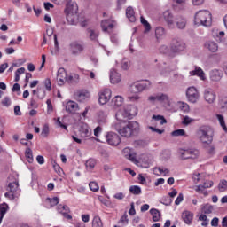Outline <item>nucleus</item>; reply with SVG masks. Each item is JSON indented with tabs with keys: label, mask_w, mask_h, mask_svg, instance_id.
Segmentation results:
<instances>
[{
	"label": "nucleus",
	"mask_w": 227,
	"mask_h": 227,
	"mask_svg": "<svg viewBox=\"0 0 227 227\" xmlns=\"http://www.w3.org/2000/svg\"><path fill=\"white\" fill-rule=\"evenodd\" d=\"M137 114V108L132 105H127L119 109L115 114L116 121L112 124V129L119 133L121 137H130L139 133L140 124L136 121H125L126 119H132Z\"/></svg>",
	"instance_id": "nucleus-1"
},
{
	"label": "nucleus",
	"mask_w": 227,
	"mask_h": 227,
	"mask_svg": "<svg viewBox=\"0 0 227 227\" xmlns=\"http://www.w3.org/2000/svg\"><path fill=\"white\" fill-rule=\"evenodd\" d=\"M65 14L70 25L80 24L82 27L88 25V20H85L83 15H78V4L74 1H69L66 4Z\"/></svg>",
	"instance_id": "nucleus-2"
},
{
	"label": "nucleus",
	"mask_w": 227,
	"mask_h": 227,
	"mask_svg": "<svg viewBox=\"0 0 227 227\" xmlns=\"http://www.w3.org/2000/svg\"><path fill=\"white\" fill-rule=\"evenodd\" d=\"M122 153L125 159H128L129 161L142 168H149L150 165L153 164V160L150 159L148 155H143L142 158L137 160L136 153L129 147L124 148Z\"/></svg>",
	"instance_id": "nucleus-3"
},
{
	"label": "nucleus",
	"mask_w": 227,
	"mask_h": 227,
	"mask_svg": "<svg viewBox=\"0 0 227 227\" xmlns=\"http://www.w3.org/2000/svg\"><path fill=\"white\" fill-rule=\"evenodd\" d=\"M185 43L183 42L180 38H174L170 44V49L167 45H162L160 47V52L167 54L170 57H174L176 54H179L181 51H184Z\"/></svg>",
	"instance_id": "nucleus-4"
},
{
	"label": "nucleus",
	"mask_w": 227,
	"mask_h": 227,
	"mask_svg": "<svg viewBox=\"0 0 227 227\" xmlns=\"http://www.w3.org/2000/svg\"><path fill=\"white\" fill-rule=\"evenodd\" d=\"M193 23L195 26L209 27L212 25V14L208 10H200L195 12Z\"/></svg>",
	"instance_id": "nucleus-5"
},
{
	"label": "nucleus",
	"mask_w": 227,
	"mask_h": 227,
	"mask_svg": "<svg viewBox=\"0 0 227 227\" xmlns=\"http://www.w3.org/2000/svg\"><path fill=\"white\" fill-rule=\"evenodd\" d=\"M197 138L198 140L203 144L209 145L213 141V131L209 126H201L197 131Z\"/></svg>",
	"instance_id": "nucleus-6"
},
{
	"label": "nucleus",
	"mask_w": 227,
	"mask_h": 227,
	"mask_svg": "<svg viewBox=\"0 0 227 227\" xmlns=\"http://www.w3.org/2000/svg\"><path fill=\"white\" fill-rule=\"evenodd\" d=\"M150 86H152V82L148 80L135 82L129 87V92H131V94H139L149 89Z\"/></svg>",
	"instance_id": "nucleus-7"
},
{
	"label": "nucleus",
	"mask_w": 227,
	"mask_h": 227,
	"mask_svg": "<svg viewBox=\"0 0 227 227\" xmlns=\"http://www.w3.org/2000/svg\"><path fill=\"white\" fill-rule=\"evenodd\" d=\"M177 154L179 159L185 160L188 159H197L199 151L196 149H178Z\"/></svg>",
	"instance_id": "nucleus-8"
},
{
	"label": "nucleus",
	"mask_w": 227,
	"mask_h": 227,
	"mask_svg": "<svg viewBox=\"0 0 227 227\" xmlns=\"http://www.w3.org/2000/svg\"><path fill=\"white\" fill-rule=\"evenodd\" d=\"M113 97V90L109 88L101 89L98 92V103L102 106L106 105Z\"/></svg>",
	"instance_id": "nucleus-9"
},
{
	"label": "nucleus",
	"mask_w": 227,
	"mask_h": 227,
	"mask_svg": "<svg viewBox=\"0 0 227 227\" xmlns=\"http://www.w3.org/2000/svg\"><path fill=\"white\" fill-rule=\"evenodd\" d=\"M186 97L190 103L195 104L200 98V92L195 87H189L186 90Z\"/></svg>",
	"instance_id": "nucleus-10"
},
{
	"label": "nucleus",
	"mask_w": 227,
	"mask_h": 227,
	"mask_svg": "<svg viewBox=\"0 0 227 227\" xmlns=\"http://www.w3.org/2000/svg\"><path fill=\"white\" fill-rule=\"evenodd\" d=\"M203 98L207 104H213L217 98V94L211 88L205 89Z\"/></svg>",
	"instance_id": "nucleus-11"
},
{
	"label": "nucleus",
	"mask_w": 227,
	"mask_h": 227,
	"mask_svg": "<svg viewBox=\"0 0 227 227\" xmlns=\"http://www.w3.org/2000/svg\"><path fill=\"white\" fill-rule=\"evenodd\" d=\"M106 141L110 146H118L121 144V138L115 132H108L106 135Z\"/></svg>",
	"instance_id": "nucleus-12"
},
{
	"label": "nucleus",
	"mask_w": 227,
	"mask_h": 227,
	"mask_svg": "<svg viewBox=\"0 0 227 227\" xmlns=\"http://www.w3.org/2000/svg\"><path fill=\"white\" fill-rule=\"evenodd\" d=\"M115 26L116 21L114 20H103L101 21V28L104 33H111Z\"/></svg>",
	"instance_id": "nucleus-13"
},
{
	"label": "nucleus",
	"mask_w": 227,
	"mask_h": 227,
	"mask_svg": "<svg viewBox=\"0 0 227 227\" xmlns=\"http://www.w3.org/2000/svg\"><path fill=\"white\" fill-rule=\"evenodd\" d=\"M84 50L83 43L73 42L70 43V51L73 55H80Z\"/></svg>",
	"instance_id": "nucleus-14"
},
{
	"label": "nucleus",
	"mask_w": 227,
	"mask_h": 227,
	"mask_svg": "<svg viewBox=\"0 0 227 227\" xmlns=\"http://www.w3.org/2000/svg\"><path fill=\"white\" fill-rule=\"evenodd\" d=\"M67 73L64 67L58 70L57 82L59 86H64L67 82Z\"/></svg>",
	"instance_id": "nucleus-15"
},
{
	"label": "nucleus",
	"mask_w": 227,
	"mask_h": 227,
	"mask_svg": "<svg viewBox=\"0 0 227 227\" xmlns=\"http://www.w3.org/2000/svg\"><path fill=\"white\" fill-rule=\"evenodd\" d=\"M65 111L70 114H75L77 111H79V104L74 101H68L66 103Z\"/></svg>",
	"instance_id": "nucleus-16"
},
{
	"label": "nucleus",
	"mask_w": 227,
	"mask_h": 227,
	"mask_svg": "<svg viewBox=\"0 0 227 227\" xmlns=\"http://www.w3.org/2000/svg\"><path fill=\"white\" fill-rule=\"evenodd\" d=\"M158 99L159 102L164 104L167 108L173 107V103L168 94L162 92L158 93Z\"/></svg>",
	"instance_id": "nucleus-17"
},
{
	"label": "nucleus",
	"mask_w": 227,
	"mask_h": 227,
	"mask_svg": "<svg viewBox=\"0 0 227 227\" xmlns=\"http://www.w3.org/2000/svg\"><path fill=\"white\" fill-rule=\"evenodd\" d=\"M79 132H80L81 137L82 138H88L92 135L91 128L86 123H83L81 126Z\"/></svg>",
	"instance_id": "nucleus-18"
},
{
	"label": "nucleus",
	"mask_w": 227,
	"mask_h": 227,
	"mask_svg": "<svg viewBox=\"0 0 227 227\" xmlns=\"http://www.w3.org/2000/svg\"><path fill=\"white\" fill-rule=\"evenodd\" d=\"M58 213L62 215V216L65 218V219H68V220H71L72 219V215H69L70 213V209L66 205H59L58 206Z\"/></svg>",
	"instance_id": "nucleus-19"
},
{
	"label": "nucleus",
	"mask_w": 227,
	"mask_h": 227,
	"mask_svg": "<svg viewBox=\"0 0 227 227\" xmlns=\"http://www.w3.org/2000/svg\"><path fill=\"white\" fill-rule=\"evenodd\" d=\"M121 81V75L115 70V69H111L110 70V82L113 85H116L120 83Z\"/></svg>",
	"instance_id": "nucleus-20"
},
{
	"label": "nucleus",
	"mask_w": 227,
	"mask_h": 227,
	"mask_svg": "<svg viewBox=\"0 0 227 227\" xmlns=\"http://www.w3.org/2000/svg\"><path fill=\"white\" fill-rule=\"evenodd\" d=\"M223 76V72L219 69H213L210 72V79L212 82H220Z\"/></svg>",
	"instance_id": "nucleus-21"
},
{
	"label": "nucleus",
	"mask_w": 227,
	"mask_h": 227,
	"mask_svg": "<svg viewBox=\"0 0 227 227\" xmlns=\"http://www.w3.org/2000/svg\"><path fill=\"white\" fill-rule=\"evenodd\" d=\"M212 35L218 43H224L225 41V33L223 31H220L218 29H213Z\"/></svg>",
	"instance_id": "nucleus-22"
},
{
	"label": "nucleus",
	"mask_w": 227,
	"mask_h": 227,
	"mask_svg": "<svg viewBox=\"0 0 227 227\" xmlns=\"http://www.w3.org/2000/svg\"><path fill=\"white\" fill-rule=\"evenodd\" d=\"M77 100L80 102H84L86 100H89L90 98V92L89 90H80L77 93L76 97Z\"/></svg>",
	"instance_id": "nucleus-23"
},
{
	"label": "nucleus",
	"mask_w": 227,
	"mask_h": 227,
	"mask_svg": "<svg viewBox=\"0 0 227 227\" xmlns=\"http://www.w3.org/2000/svg\"><path fill=\"white\" fill-rule=\"evenodd\" d=\"M153 174L161 176H169V169L164 167H156L153 168Z\"/></svg>",
	"instance_id": "nucleus-24"
},
{
	"label": "nucleus",
	"mask_w": 227,
	"mask_h": 227,
	"mask_svg": "<svg viewBox=\"0 0 227 227\" xmlns=\"http://www.w3.org/2000/svg\"><path fill=\"white\" fill-rule=\"evenodd\" d=\"M183 221L188 225L192 224L194 217V214L192 211H183Z\"/></svg>",
	"instance_id": "nucleus-25"
},
{
	"label": "nucleus",
	"mask_w": 227,
	"mask_h": 227,
	"mask_svg": "<svg viewBox=\"0 0 227 227\" xmlns=\"http://www.w3.org/2000/svg\"><path fill=\"white\" fill-rule=\"evenodd\" d=\"M163 17H164V20L167 22L168 27L173 28V27H174V20H173V15L170 12V11L169 10L165 11L163 12Z\"/></svg>",
	"instance_id": "nucleus-26"
},
{
	"label": "nucleus",
	"mask_w": 227,
	"mask_h": 227,
	"mask_svg": "<svg viewBox=\"0 0 227 227\" xmlns=\"http://www.w3.org/2000/svg\"><path fill=\"white\" fill-rule=\"evenodd\" d=\"M205 49L209 50L211 52H216L219 49L218 43L214 41H207L204 43Z\"/></svg>",
	"instance_id": "nucleus-27"
},
{
	"label": "nucleus",
	"mask_w": 227,
	"mask_h": 227,
	"mask_svg": "<svg viewBox=\"0 0 227 227\" xmlns=\"http://www.w3.org/2000/svg\"><path fill=\"white\" fill-rule=\"evenodd\" d=\"M191 75H198L202 81L206 80L205 72L200 67H195L194 70L190 71Z\"/></svg>",
	"instance_id": "nucleus-28"
},
{
	"label": "nucleus",
	"mask_w": 227,
	"mask_h": 227,
	"mask_svg": "<svg viewBox=\"0 0 227 227\" xmlns=\"http://www.w3.org/2000/svg\"><path fill=\"white\" fill-rule=\"evenodd\" d=\"M154 32H155V38L158 41H160L162 38H164V36H166V30L161 27H156Z\"/></svg>",
	"instance_id": "nucleus-29"
},
{
	"label": "nucleus",
	"mask_w": 227,
	"mask_h": 227,
	"mask_svg": "<svg viewBox=\"0 0 227 227\" xmlns=\"http://www.w3.org/2000/svg\"><path fill=\"white\" fill-rule=\"evenodd\" d=\"M126 16L129 22L134 23L136 21L135 12L132 7H127Z\"/></svg>",
	"instance_id": "nucleus-30"
},
{
	"label": "nucleus",
	"mask_w": 227,
	"mask_h": 227,
	"mask_svg": "<svg viewBox=\"0 0 227 227\" xmlns=\"http://www.w3.org/2000/svg\"><path fill=\"white\" fill-rule=\"evenodd\" d=\"M123 102H124V98L120 95L115 96L112 99V105L114 107H121L122 106Z\"/></svg>",
	"instance_id": "nucleus-31"
},
{
	"label": "nucleus",
	"mask_w": 227,
	"mask_h": 227,
	"mask_svg": "<svg viewBox=\"0 0 227 227\" xmlns=\"http://www.w3.org/2000/svg\"><path fill=\"white\" fill-rule=\"evenodd\" d=\"M97 115H98L97 121L99 124H105L106 122L107 113L104 111H99Z\"/></svg>",
	"instance_id": "nucleus-32"
},
{
	"label": "nucleus",
	"mask_w": 227,
	"mask_h": 227,
	"mask_svg": "<svg viewBox=\"0 0 227 227\" xmlns=\"http://www.w3.org/2000/svg\"><path fill=\"white\" fill-rule=\"evenodd\" d=\"M150 214L153 217V222H159L160 220V217H161V213L156 209V208H152L150 210Z\"/></svg>",
	"instance_id": "nucleus-33"
},
{
	"label": "nucleus",
	"mask_w": 227,
	"mask_h": 227,
	"mask_svg": "<svg viewBox=\"0 0 227 227\" xmlns=\"http://www.w3.org/2000/svg\"><path fill=\"white\" fill-rule=\"evenodd\" d=\"M51 134V129L50 125L45 123L43 128H41V137L46 138L50 136Z\"/></svg>",
	"instance_id": "nucleus-34"
},
{
	"label": "nucleus",
	"mask_w": 227,
	"mask_h": 227,
	"mask_svg": "<svg viewBox=\"0 0 227 227\" xmlns=\"http://www.w3.org/2000/svg\"><path fill=\"white\" fill-rule=\"evenodd\" d=\"M187 20L184 17H177L176 24L179 29H184L186 26Z\"/></svg>",
	"instance_id": "nucleus-35"
},
{
	"label": "nucleus",
	"mask_w": 227,
	"mask_h": 227,
	"mask_svg": "<svg viewBox=\"0 0 227 227\" xmlns=\"http://www.w3.org/2000/svg\"><path fill=\"white\" fill-rule=\"evenodd\" d=\"M194 191L196 192H198L199 194H203L204 197H207L208 196V192L206 190V188L200 184V185H197V186H194Z\"/></svg>",
	"instance_id": "nucleus-36"
},
{
	"label": "nucleus",
	"mask_w": 227,
	"mask_h": 227,
	"mask_svg": "<svg viewBox=\"0 0 227 227\" xmlns=\"http://www.w3.org/2000/svg\"><path fill=\"white\" fill-rule=\"evenodd\" d=\"M91 227H104V224L100 216L96 215L94 219H92Z\"/></svg>",
	"instance_id": "nucleus-37"
},
{
	"label": "nucleus",
	"mask_w": 227,
	"mask_h": 227,
	"mask_svg": "<svg viewBox=\"0 0 227 227\" xmlns=\"http://www.w3.org/2000/svg\"><path fill=\"white\" fill-rule=\"evenodd\" d=\"M129 192L131 194H135V195L142 194V188H141V186L131 185V186H129Z\"/></svg>",
	"instance_id": "nucleus-38"
},
{
	"label": "nucleus",
	"mask_w": 227,
	"mask_h": 227,
	"mask_svg": "<svg viewBox=\"0 0 227 227\" xmlns=\"http://www.w3.org/2000/svg\"><path fill=\"white\" fill-rule=\"evenodd\" d=\"M140 22L141 24L144 26V33H148L150 30H152V26H150V24L148 23V21L144 18L141 17L140 18Z\"/></svg>",
	"instance_id": "nucleus-39"
},
{
	"label": "nucleus",
	"mask_w": 227,
	"mask_h": 227,
	"mask_svg": "<svg viewBox=\"0 0 227 227\" xmlns=\"http://www.w3.org/2000/svg\"><path fill=\"white\" fill-rule=\"evenodd\" d=\"M216 118H217V120L219 121L220 126H222L223 130L227 134V127H226L223 116L221 115V114H217Z\"/></svg>",
	"instance_id": "nucleus-40"
},
{
	"label": "nucleus",
	"mask_w": 227,
	"mask_h": 227,
	"mask_svg": "<svg viewBox=\"0 0 227 227\" xmlns=\"http://www.w3.org/2000/svg\"><path fill=\"white\" fill-rule=\"evenodd\" d=\"M97 160L95 159H90L86 161L85 166L88 170L94 169L96 167Z\"/></svg>",
	"instance_id": "nucleus-41"
},
{
	"label": "nucleus",
	"mask_w": 227,
	"mask_h": 227,
	"mask_svg": "<svg viewBox=\"0 0 227 227\" xmlns=\"http://www.w3.org/2000/svg\"><path fill=\"white\" fill-rule=\"evenodd\" d=\"M46 202L48 206L51 207H56L59 204V200L57 197L48 198Z\"/></svg>",
	"instance_id": "nucleus-42"
},
{
	"label": "nucleus",
	"mask_w": 227,
	"mask_h": 227,
	"mask_svg": "<svg viewBox=\"0 0 227 227\" xmlns=\"http://www.w3.org/2000/svg\"><path fill=\"white\" fill-rule=\"evenodd\" d=\"M214 210V207L212 205L210 204H205L202 206V212L205 214V215H210L212 214Z\"/></svg>",
	"instance_id": "nucleus-43"
},
{
	"label": "nucleus",
	"mask_w": 227,
	"mask_h": 227,
	"mask_svg": "<svg viewBox=\"0 0 227 227\" xmlns=\"http://www.w3.org/2000/svg\"><path fill=\"white\" fill-rule=\"evenodd\" d=\"M177 106L180 111H183L184 113H188L189 111H191V108L189 107V105L187 103L178 102Z\"/></svg>",
	"instance_id": "nucleus-44"
},
{
	"label": "nucleus",
	"mask_w": 227,
	"mask_h": 227,
	"mask_svg": "<svg viewBox=\"0 0 227 227\" xmlns=\"http://www.w3.org/2000/svg\"><path fill=\"white\" fill-rule=\"evenodd\" d=\"M8 210V205L7 204H1L0 205V220H3L5 214L7 213Z\"/></svg>",
	"instance_id": "nucleus-45"
},
{
	"label": "nucleus",
	"mask_w": 227,
	"mask_h": 227,
	"mask_svg": "<svg viewBox=\"0 0 227 227\" xmlns=\"http://www.w3.org/2000/svg\"><path fill=\"white\" fill-rule=\"evenodd\" d=\"M227 190V181L225 179H223L222 181L219 182L218 184V191L220 192H224Z\"/></svg>",
	"instance_id": "nucleus-46"
},
{
	"label": "nucleus",
	"mask_w": 227,
	"mask_h": 227,
	"mask_svg": "<svg viewBox=\"0 0 227 227\" xmlns=\"http://www.w3.org/2000/svg\"><path fill=\"white\" fill-rule=\"evenodd\" d=\"M153 121H159L160 125L167 123L166 118L163 115H153Z\"/></svg>",
	"instance_id": "nucleus-47"
},
{
	"label": "nucleus",
	"mask_w": 227,
	"mask_h": 227,
	"mask_svg": "<svg viewBox=\"0 0 227 227\" xmlns=\"http://www.w3.org/2000/svg\"><path fill=\"white\" fill-rule=\"evenodd\" d=\"M129 215L127 214H124L120 221L119 223L122 225V227H127L129 225Z\"/></svg>",
	"instance_id": "nucleus-48"
},
{
	"label": "nucleus",
	"mask_w": 227,
	"mask_h": 227,
	"mask_svg": "<svg viewBox=\"0 0 227 227\" xmlns=\"http://www.w3.org/2000/svg\"><path fill=\"white\" fill-rule=\"evenodd\" d=\"M26 68L25 67H20L14 74V82H18L20 81V75L21 74H25Z\"/></svg>",
	"instance_id": "nucleus-49"
},
{
	"label": "nucleus",
	"mask_w": 227,
	"mask_h": 227,
	"mask_svg": "<svg viewBox=\"0 0 227 227\" xmlns=\"http://www.w3.org/2000/svg\"><path fill=\"white\" fill-rule=\"evenodd\" d=\"M25 157L29 163L33 162V153L30 148H27L25 151Z\"/></svg>",
	"instance_id": "nucleus-50"
},
{
	"label": "nucleus",
	"mask_w": 227,
	"mask_h": 227,
	"mask_svg": "<svg viewBox=\"0 0 227 227\" xmlns=\"http://www.w3.org/2000/svg\"><path fill=\"white\" fill-rule=\"evenodd\" d=\"M88 35L91 41H96L98 37V32L96 30H88Z\"/></svg>",
	"instance_id": "nucleus-51"
},
{
	"label": "nucleus",
	"mask_w": 227,
	"mask_h": 227,
	"mask_svg": "<svg viewBox=\"0 0 227 227\" xmlns=\"http://www.w3.org/2000/svg\"><path fill=\"white\" fill-rule=\"evenodd\" d=\"M148 101L152 104H156L159 102V93L153 94L148 97Z\"/></svg>",
	"instance_id": "nucleus-52"
},
{
	"label": "nucleus",
	"mask_w": 227,
	"mask_h": 227,
	"mask_svg": "<svg viewBox=\"0 0 227 227\" xmlns=\"http://www.w3.org/2000/svg\"><path fill=\"white\" fill-rule=\"evenodd\" d=\"M129 67H130V61L128 59H123V60L121 61V68L123 70H129Z\"/></svg>",
	"instance_id": "nucleus-53"
},
{
	"label": "nucleus",
	"mask_w": 227,
	"mask_h": 227,
	"mask_svg": "<svg viewBox=\"0 0 227 227\" xmlns=\"http://www.w3.org/2000/svg\"><path fill=\"white\" fill-rule=\"evenodd\" d=\"M89 187H90V190L94 192H97L98 189H100L98 184L96 182H90Z\"/></svg>",
	"instance_id": "nucleus-54"
},
{
	"label": "nucleus",
	"mask_w": 227,
	"mask_h": 227,
	"mask_svg": "<svg viewBox=\"0 0 227 227\" xmlns=\"http://www.w3.org/2000/svg\"><path fill=\"white\" fill-rule=\"evenodd\" d=\"M185 135V130L184 129H176L172 132L173 137H180Z\"/></svg>",
	"instance_id": "nucleus-55"
},
{
	"label": "nucleus",
	"mask_w": 227,
	"mask_h": 227,
	"mask_svg": "<svg viewBox=\"0 0 227 227\" xmlns=\"http://www.w3.org/2000/svg\"><path fill=\"white\" fill-rule=\"evenodd\" d=\"M43 84L45 86L46 90L51 91V80L50 78H46V80H44Z\"/></svg>",
	"instance_id": "nucleus-56"
},
{
	"label": "nucleus",
	"mask_w": 227,
	"mask_h": 227,
	"mask_svg": "<svg viewBox=\"0 0 227 227\" xmlns=\"http://www.w3.org/2000/svg\"><path fill=\"white\" fill-rule=\"evenodd\" d=\"M19 187V183L17 181H13L9 184V188L11 192H16Z\"/></svg>",
	"instance_id": "nucleus-57"
},
{
	"label": "nucleus",
	"mask_w": 227,
	"mask_h": 227,
	"mask_svg": "<svg viewBox=\"0 0 227 227\" xmlns=\"http://www.w3.org/2000/svg\"><path fill=\"white\" fill-rule=\"evenodd\" d=\"M27 62L26 59H19L16 62L12 63V67H19Z\"/></svg>",
	"instance_id": "nucleus-58"
},
{
	"label": "nucleus",
	"mask_w": 227,
	"mask_h": 227,
	"mask_svg": "<svg viewBox=\"0 0 227 227\" xmlns=\"http://www.w3.org/2000/svg\"><path fill=\"white\" fill-rule=\"evenodd\" d=\"M4 106L8 107L12 105L11 98L9 97H5L4 100L1 102Z\"/></svg>",
	"instance_id": "nucleus-59"
},
{
	"label": "nucleus",
	"mask_w": 227,
	"mask_h": 227,
	"mask_svg": "<svg viewBox=\"0 0 227 227\" xmlns=\"http://www.w3.org/2000/svg\"><path fill=\"white\" fill-rule=\"evenodd\" d=\"M46 104H47V113L51 114L53 112V105L51 103V100L48 99L46 101Z\"/></svg>",
	"instance_id": "nucleus-60"
},
{
	"label": "nucleus",
	"mask_w": 227,
	"mask_h": 227,
	"mask_svg": "<svg viewBox=\"0 0 227 227\" xmlns=\"http://www.w3.org/2000/svg\"><path fill=\"white\" fill-rule=\"evenodd\" d=\"M129 100L131 102H136L140 99V96L137 93L128 97Z\"/></svg>",
	"instance_id": "nucleus-61"
},
{
	"label": "nucleus",
	"mask_w": 227,
	"mask_h": 227,
	"mask_svg": "<svg viewBox=\"0 0 227 227\" xmlns=\"http://www.w3.org/2000/svg\"><path fill=\"white\" fill-rule=\"evenodd\" d=\"M201 185L204 186L205 189H210L214 185V183L211 180H207V181L204 182V184Z\"/></svg>",
	"instance_id": "nucleus-62"
},
{
	"label": "nucleus",
	"mask_w": 227,
	"mask_h": 227,
	"mask_svg": "<svg viewBox=\"0 0 227 227\" xmlns=\"http://www.w3.org/2000/svg\"><path fill=\"white\" fill-rule=\"evenodd\" d=\"M114 198L119 200H122L125 198V195L123 192H117L114 195Z\"/></svg>",
	"instance_id": "nucleus-63"
},
{
	"label": "nucleus",
	"mask_w": 227,
	"mask_h": 227,
	"mask_svg": "<svg viewBox=\"0 0 227 227\" xmlns=\"http://www.w3.org/2000/svg\"><path fill=\"white\" fill-rule=\"evenodd\" d=\"M220 106H222L223 108H227V97L220 100Z\"/></svg>",
	"instance_id": "nucleus-64"
}]
</instances>
